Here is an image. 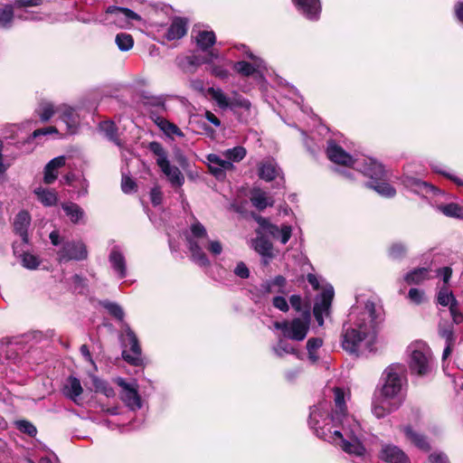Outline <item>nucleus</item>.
<instances>
[{"label":"nucleus","mask_w":463,"mask_h":463,"mask_svg":"<svg viewBox=\"0 0 463 463\" xmlns=\"http://www.w3.org/2000/svg\"><path fill=\"white\" fill-rule=\"evenodd\" d=\"M150 200L154 206H157L162 203L163 193L159 186H155L150 191Z\"/></svg>","instance_id":"obj_55"},{"label":"nucleus","mask_w":463,"mask_h":463,"mask_svg":"<svg viewBox=\"0 0 463 463\" xmlns=\"http://www.w3.org/2000/svg\"><path fill=\"white\" fill-rule=\"evenodd\" d=\"M247 155V150L241 146H237L222 152L224 160L230 161L232 164L241 162Z\"/></svg>","instance_id":"obj_40"},{"label":"nucleus","mask_w":463,"mask_h":463,"mask_svg":"<svg viewBox=\"0 0 463 463\" xmlns=\"http://www.w3.org/2000/svg\"><path fill=\"white\" fill-rule=\"evenodd\" d=\"M405 365L400 363L390 364L382 374L383 385L380 392L385 398H394L402 391Z\"/></svg>","instance_id":"obj_7"},{"label":"nucleus","mask_w":463,"mask_h":463,"mask_svg":"<svg viewBox=\"0 0 463 463\" xmlns=\"http://www.w3.org/2000/svg\"><path fill=\"white\" fill-rule=\"evenodd\" d=\"M323 345V340L320 337H311L307 342V349L308 352L309 359L315 363L317 361L318 356L316 352L318 348H320Z\"/></svg>","instance_id":"obj_46"},{"label":"nucleus","mask_w":463,"mask_h":463,"mask_svg":"<svg viewBox=\"0 0 463 463\" xmlns=\"http://www.w3.org/2000/svg\"><path fill=\"white\" fill-rule=\"evenodd\" d=\"M155 124L162 130L166 136L171 137L175 135L177 137H183L184 135L181 131V129L174 123H171L167 119L159 116H152L151 117Z\"/></svg>","instance_id":"obj_33"},{"label":"nucleus","mask_w":463,"mask_h":463,"mask_svg":"<svg viewBox=\"0 0 463 463\" xmlns=\"http://www.w3.org/2000/svg\"><path fill=\"white\" fill-rule=\"evenodd\" d=\"M259 223L267 233L279 240L282 244H286L291 237L292 228L290 225L284 224L279 228L263 218L259 219Z\"/></svg>","instance_id":"obj_17"},{"label":"nucleus","mask_w":463,"mask_h":463,"mask_svg":"<svg viewBox=\"0 0 463 463\" xmlns=\"http://www.w3.org/2000/svg\"><path fill=\"white\" fill-rule=\"evenodd\" d=\"M272 304L274 307L277 309L282 311V312H288L289 309V306L288 304L287 299L284 297L277 296L273 298Z\"/></svg>","instance_id":"obj_57"},{"label":"nucleus","mask_w":463,"mask_h":463,"mask_svg":"<svg viewBox=\"0 0 463 463\" xmlns=\"http://www.w3.org/2000/svg\"><path fill=\"white\" fill-rule=\"evenodd\" d=\"M194 38L197 47L202 51H207L216 42V37L213 31H201Z\"/></svg>","instance_id":"obj_37"},{"label":"nucleus","mask_w":463,"mask_h":463,"mask_svg":"<svg viewBox=\"0 0 463 463\" xmlns=\"http://www.w3.org/2000/svg\"><path fill=\"white\" fill-rule=\"evenodd\" d=\"M208 93L221 109H225L231 107V99L221 89L209 88Z\"/></svg>","instance_id":"obj_43"},{"label":"nucleus","mask_w":463,"mask_h":463,"mask_svg":"<svg viewBox=\"0 0 463 463\" xmlns=\"http://www.w3.org/2000/svg\"><path fill=\"white\" fill-rule=\"evenodd\" d=\"M453 269L449 266H443L435 270V277L438 279L435 288V301L437 305L448 307L453 323L460 325L463 323V312L459 308L451 285Z\"/></svg>","instance_id":"obj_5"},{"label":"nucleus","mask_w":463,"mask_h":463,"mask_svg":"<svg viewBox=\"0 0 463 463\" xmlns=\"http://www.w3.org/2000/svg\"><path fill=\"white\" fill-rule=\"evenodd\" d=\"M379 458L386 463H403L404 453L395 445L383 444L379 452Z\"/></svg>","instance_id":"obj_22"},{"label":"nucleus","mask_w":463,"mask_h":463,"mask_svg":"<svg viewBox=\"0 0 463 463\" xmlns=\"http://www.w3.org/2000/svg\"><path fill=\"white\" fill-rule=\"evenodd\" d=\"M14 18V10L12 5H6L0 11V25L7 28Z\"/></svg>","instance_id":"obj_48"},{"label":"nucleus","mask_w":463,"mask_h":463,"mask_svg":"<svg viewBox=\"0 0 463 463\" xmlns=\"http://www.w3.org/2000/svg\"><path fill=\"white\" fill-rule=\"evenodd\" d=\"M269 280L273 284L274 288L277 289L278 293L284 292L283 288L286 286V279L283 276L279 275Z\"/></svg>","instance_id":"obj_61"},{"label":"nucleus","mask_w":463,"mask_h":463,"mask_svg":"<svg viewBox=\"0 0 463 463\" xmlns=\"http://www.w3.org/2000/svg\"><path fill=\"white\" fill-rule=\"evenodd\" d=\"M234 274L241 279H248L250 277V270L243 262H239L234 269Z\"/></svg>","instance_id":"obj_60"},{"label":"nucleus","mask_w":463,"mask_h":463,"mask_svg":"<svg viewBox=\"0 0 463 463\" xmlns=\"http://www.w3.org/2000/svg\"><path fill=\"white\" fill-rule=\"evenodd\" d=\"M250 201L254 207L262 211L268 206L274 204V199L260 188L253 189L250 194Z\"/></svg>","instance_id":"obj_31"},{"label":"nucleus","mask_w":463,"mask_h":463,"mask_svg":"<svg viewBox=\"0 0 463 463\" xmlns=\"http://www.w3.org/2000/svg\"><path fill=\"white\" fill-rule=\"evenodd\" d=\"M122 328L123 333L120 335L123 347L122 356L128 364L136 366L139 365L142 363V356L138 339L127 323L122 324Z\"/></svg>","instance_id":"obj_11"},{"label":"nucleus","mask_w":463,"mask_h":463,"mask_svg":"<svg viewBox=\"0 0 463 463\" xmlns=\"http://www.w3.org/2000/svg\"><path fill=\"white\" fill-rule=\"evenodd\" d=\"M91 20H88L90 22ZM104 24H115L118 27L125 28L131 24L132 21H141L139 14L134 11L118 6H109L104 14L92 20Z\"/></svg>","instance_id":"obj_10"},{"label":"nucleus","mask_w":463,"mask_h":463,"mask_svg":"<svg viewBox=\"0 0 463 463\" xmlns=\"http://www.w3.org/2000/svg\"><path fill=\"white\" fill-rule=\"evenodd\" d=\"M202 246V249L206 248L211 254L218 256L222 252V245L219 241L207 240Z\"/></svg>","instance_id":"obj_52"},{"label":"nucleus","mask_w":463,"mask_h":463,"mask_svg":"<svg viewBox=\"0 0 463 463\" xmlns=\"http://www.w3.org/2000/svg\"><path fill=\"white\" fill-rule=\"evenodd\" d=\"M31 223V216L26 211L19 212L14 221V230L24 243L28 242V227Z\"/></svg>","instance_id":"obj_25"},{"label":"nucleus","mask_w":463,"mask_h":463,"mask_svg":"<svg viewBox=\"0 0 463 463\" xmlns=\"http://www.w3.org/2000/svg\"><path fill=\"white\" fill-rule=\"evenodd\" d=\"M15 427L21 432L27 434L30 437H35L37 434L36 427L30 421L25 420H16Z\"/></svg>","instance_id":"obj_47"},{"label":"nucleus","mask_w":463,"mask_h":463,"mask_svg":"<svg viewBox=\"0 0 463 463\" xmlns=\"http://www.w3.org/2000/svg\"><path fill=\"white\" fill-rule=\"evenodd\" d=\"M149 150L156 156V164L167 177L174 187H181L184 183V176L178 167L172 165L167 158V153L157 141H152L148 145Z\"/></svg>","instance_id":"obj_8"},{"label":"nucleus","mask_w":463,"mask_h":463,"mask_svg":"<svg viewBox=\"0 0 463 463\" xmlns=\"http://www.w3.org/2000/svg\"><path fill=\"white\" fill-rule=\"evenodd\" d=\"M326 155L330 161L345 166L352 165L354 169L361 172L370 178L367 187L373 189L377 194L384 197L394 196L395 189L385 181V171L382 164L372 157L362 156L354 159L335 141L327 143Z\"/></svg>","instance_id":"obj_3"},{"label":"nucleus","mask_w":463,"mask_h":463,"mask_svg":"<svg viewBox=\"0 0 463 463\" xmlns=\"http://www.w3.org/2000/svg\"><path fill=\"white\" fill-rule=\"evenodd\" d=\"M208 240L205 227L197 220L190 225V232L186 235L188 249L194 262L201 267H208L210 260L202 250V246Z\"/></svg>","instance_id":"obj_6"},{"label":"nucleus","mask_w":463,"mask_h":463,"mask_svg":"<svg viewBox=\"0 0 463 463\" xmlns=\"http://www.w3.org/2000/svg\"><path fill=\"white\" fill-rule=\"evenodd\" d=\"M279 171L280 169L274 160H267L260 164L259 176L267 182H270L279 175Z\"/></svg>","instance_id":"obj_32"},{"label":"nucleus","mask_w":463,"mask_h":463,"mask_svg":"<svg viewBox=\"0 0 463 463\" xmlns=\"http://www.w3.org/2000/svg\"><path fill=\"white\" fill-rule=\"evenodd\" d=\"M407 190L426 198L449 197L445 191L415 177L407 176Z\"/></svg>","instance_id":"obj_13"},{"label":"nucleus","mask_w":463,"mask_h":463,"mask_svg":"<svg viewBox=\"0 0 463 463\" xmlns=\"http://www.w3.org/2000/svg\"><path fill=\"white\" fill-rule=\"evenodd\" d=\"M88 257L86 245L80 241H65L57 250V260L60 263L71 260H83Z\"/></svg>","instance_id":"obj_12"},{"label":"nucleus","mask_w":463,"mask_h":463,"mask_svg":"<svg viewBox=\"0 0 463 463\" xmlns=\"http://www.w3.org/2000/svg\"><path fill=\"white\" fill-rule=\"evenodd\" d=\"M34 194L44 206H52L57 203V194L52 190L38 187L34 190Z\"/></svg>","instance_id":"obj_38"},{"label":"nucleus","mask_w":463,"mask_h":463,"mask_svg":"<svg viewBox=\"0 0 463 463\" xmlns=\"http://www.w3.org/2000/svg\"><path fill=\"white\" fill-rule=\"evenodd\" d=\"M334 298V288L329 286L317 297L313 313L319 326L324 324V317L328 316L331 303Z\"/></svg>","instance_id":"obj_15"},{"label":"nucleus","mask_w":463,"mask_h":463,"mask_svg":"<svg viewBox=\"0 0 463 463\" xmlns=\"http://www.w3.org/2000/svg\"><path fill=\"white\" fill-rule=\"evenodd\" d=\"M410 439L411 442L420 449L423 451H429L430 449V443L426 437L413 431L411 427L407 426V439Z\"/></svg>","instance_id":"obj_42"},{"label":"nucleus","mask_w":463,"mask_h":463,"mask_svg":"<svg viewBox=\"0 0 463 463\" xmlns=\"http://www.w3.org/2000/svg\"><path fill=\"white\" fill-rule=\"evenodd\" d=\"M436 209L447 217L463 220V206L458 203H437Z\"/></svg>","instance_id":"obj_34"},{"label":"nucleus","mask_w":463,"mask_h":463,"mask_svg":"<svg viewBox=\"0 0 463 463\" xmlns=\"http://www.w3.org/2000/svg\"><path fill=\"white\" fill-rule=\"evenodd\" d=\"M383 320V309L374 298H359L351 308L342 331V347L349 354L363 355L373 350L378 326Z\"/></svg>","instance_id":"obj_2"},{"label":"nucleus","mask_w":463,"mask_h":463,"mask_svg":"<svg viewBox=\"0 0 463 463\" xmlns=\"http://www.w3.org/2000/svg\"><path fill=\"white\" fill-rule=\"evenodd\" d=\"M210 173L217 179L222 180L226 177V172L234 169V165L224 160L216 154H209L206 156Z\"/></svg>","instance_id":"obj_16"},{"label":"nucleus","mask_w":463,"mask_h":463,"mask_svg":"<svg viewBox=\"0 0 463 463\" xmlns=\"http://www.w3.org/2000/svg\"><path fill=\"white\" fill-rule=\"evenodd\" d=\"M109 263L119 279L127 276L126 259L118 246H114L109 256Z\"/></svg>","instance_id":"obj_20"},{"label":"nucleus","mask_w":463,"mask_h":463,"mask_svg":"<svg viewBox=\"0 0 463 463\" xmlns=\"http://www.w3.org/2000/svg\"><path fill=\"white\" fill-rule=\"evenodd\" d=\"M334 400L335 409L332 414H329L331 405L326 401L311 409L310 428L317 437L335 443L345 452L358 457L364 455L362 428L354 418L346 414L345 392L341 388H334Z\"/></svg>","instance_id":"obj_1"},{"label":"nucleus","mask_w":463,"mask_h":463,"mask_svg":"<svg viewBox=\"0 0 463 463\" xmlns=\"http://www.w3.org/2000/svg\"><path fill=\"white\" fill-rule=\"evenodd\" d=\"M272 350L279 357H282L285 354H297L296 348L283 338L279 339L277 345L272 347Z\"/></svg>","instance_id":"obj_44"},{"label":"nucleus","mask_w":463,"mask_h":463,"mask_svg":"<svg viewBox=\"0 0 463 463\" xmlns=\"http://www.w3.org/2000/svg\"><path fill=\"white\" fill-rule=\"evenodd\" d=\"M117 383L121 387L120 396L124 403L131 410L137 411L141 408V399L135 383H127L124 379L118 378Z\"/></svg>","instance_id":"obj_14"},{"label":"nucleus","mask_w":463,"mask_h":463,"mask_svg":"<svg viewBox=\"0 0 463 463\" xmlns=\"http://www.w3.org/2000/svg\"><path fill=\"white\" fill-rule=\"evenodd\" d=\"M65 165L64 156H57L52 159L44 168L43 181L47 184H52L58 175V169Z\"/></svg>","instance_id":"obj_27"},{"label":"nucleus","mask_w":463,"mask_h":463,"mask_svg":"<svg viewBox=\"0 0 463 463\" xmlns=\"http://www.w3.org/2000/svg\"><path fill=\"white\" fill-rule=\"evenodd\" d=\"M136 183L128 176L123 175L121 181V189L125 194H130L136 189Z\"/></svg>","instance_id":"obj_56"},{"label":"nucleus","mask_w":463,"mask_h":463,"mask_svg":"<svg viewBox=\"0 0 463 463\" xmlns=\"http://www.w3.org/2000/svg\"><path fill=\"white\" fill-rule=\"evenodd\" d=\"M408 297L414 304L419 305L425 300V292L422 289L411 288Z\"/></svg>","instance_id":"obj_53"},{"label":"nucleus","mask_w":463,"mask_h":463,"mask_svg":"<svg viewBox=\"0 0 463 463\" xmlns=\"http://www.w3.org/2000/svg\"><path fill=\"white\" fill-rule=\"evenodd\" d=\"M212 59L192 54L186 56H180L176 59L178 67L185 73L193 74L196 71L197 68L202 64L207 63Z\"/></svg>","instance_id":"obj_19"},{"label":"nucleus","mask_w":463,"mask_h":463,"mask_svg":"<svg viewBox=\"0 0 463 463\" xmlns=\"http://www.w3.org/2000/svg\"><path fill=\"white\" fill-rule=\"evenodd\" d=\"M187 32V23L184 19L175 18L166 33V38L169 41L181 39Z\"/></svg>","instance_id":"obj_30"},{"label":"nucleus","mask_w":463,"mask_h":463,"mask_svg":"<svg viewBox=\"0 0 463 463\" xmlns=\"http://www.w3.org/2000/svg\"><path fill=\"white\" fill-rule=\"evenodd\" d=\"M431 170L439 175H443L447 179L452 181L458 186H463V180L457 176L449 168L439 162L430 164Z\"/></svg>","instance_id":"obj_36"},{"label":"nucleus","mask_w":463,"mask_h":463,"mask_svg":"<svg viewBox=\"0 0 463 463\" xmlns=\"http://www.w3.org/2000/svg\"><path fill=\"white\" fill-rule=\"evenodd\" d=\"M115 43L121 52H128L133 48V37L127 33H120L116 35Z\"/></svg>","instance_id":"obj_45"},{"label":"nucleus","mask_w":463,"mask_h":463,"mask_svg":"<svg viewBox=\"0 0 463 463\" xmlns=\"http://www.w3.org/2000/svg\"><path fill=\"white\" fill-rule=\"evenodd\" d=\"M57 129L54 127H47L43 128L36 129L33 132L32 138L38 137L40 136H44L52 133H56Z\"/></svg>","instance_id":"obj_63"},{"label":"nucleus","mask_w":463,"mask_h":463,"mask_svg":"<svg viewBox=\"0 0 463 463\" xmlns=\"http://www.w3.org/2000/svg\"><path fill=\"white\" fill-rule=\"evenodd\" d=\"M61 208L72 223L78 224L85 222V212L79 204L72 202L64 203L61 204Z\"/></svg>","instance_id":"obj_29"},{"label":"nucleus","mask_w":463,"mask_h":463,"mask_svg":"<svg viewBox=\"0 0 463 463\" xmlns=\"http://www.w3.org/2000/svg\"><path fill=\"white\" fill-rule=\"evenodd\" d=\"M404 247L402 243H394L389 249V257L392 260H401L403 256Z\"/></svg>","instance_id":"obj_54"},{"label":"nucleus","mask_w":463,"mask_h":463,"mask_svg":"<svg viewBox=\"0 0 463 463\" xmlns=\"http://www.w3.org/2000/svg\"><path fill=\"white\" fill-rule=\"evenodd\" d=\"M22 262L23 266L29 269H34L40 264V261L36 256L27 252L22 255Z\"/></svg>","instance_id":"obj_50"},{"label":"nucleus","mask_w":463,"mask_h":463,"mask_svg":"<svg viewBox=\"0 0 463 463\" xmlns=\"http://www.w3.org/2000/svg\"><path fill=\"white\" fill-rule=\"evenodd\" d=\"M430 268H418L407 272V283L420 284L430 278Z\"/></svg>","instance_id":"obj_41"},{"label":"nucleus","mask_w":463,"mask_h":463,"mask_svg":"<svg viewBox=\"0 0 463 463\" xmlns=\"http://www.w3.org/2000/svg\"><path fill=\"white\" fill-rule=\"evenodd\" d=\"M248 57L253 61V64L241 61L235 62L233 65L234 70L243 76L252 75L256 71L265 69L264 61L253 55V53H247Z\"/></svg>","instance_id":"obj_21"},{"label":"nucleus","mask_w":463,"mask_h":463,"mask_svg":"<svg viewBox=\"0 0 463 463\" xmlns=\"http://www.w3.org/2000/svg\"><path fill=\"white\" fill-rule=\"evenodd\" d=\"M310 313L305 311L301 317H295L290 321L275 322L274 327L279 329L285 338L294 341H303L309 330Z\"/></svg>","instance_id":"obj_9"},{"label":"nucleus","mask_w":463,"mask_h":463,"mask_svg":"<svg viewBox=\"0 0 463 463\" xmlns=\"http://www.w3.org/2000/svg\"><path fill=\"white\" fill-rule=\"evenodd\" d=\"M410 351L407 365L411 384L423 386L430 383L437 373L438 364L430 346L417 340L408 347Z\"/></svg>","instance_id":"obj_4"},{"label":"nucleus","mask_w":463,"mask_h":463,"mask_svg":"<svg viewBox=\"0 0 463 463\" xmlns=\"http://www.w3.org/2000/svg\"><path fill=\"white\" fill-rule=\"evenodd\" d=\"M95 387L99 392H101L107 397L114 395L113 389L104 382L95 381Z\"/></svg>","instance_id":"obj_59"},{"label":"nucleus","mask_w":463,"mask_h":463,"mask_svg":"<svg viewBox=\"0 0 463 463\" xmlns=\"http://www.w3.org/2000/svg\"><path fill=\"white\" fill-rule=\"evenodd\" d=\"M455 323L440 321L439 323V335L445 339L446 347L444 348L442 358L446 359L451 353V347L455 343L454 328Z\"/></svg>","instance_id":"obj_23"},{"label":"nucleus","mask_w":463,"mask_h":463,"mask_svg":"<svg viewBox=\"0 0 463 463\" xmlns=\"http://www.w3.org/2000/svg\"><path fill=\"white\" fill-rule=\"evenodd\" d=\"M104 307L109 312L110 315L115 317L117 319L121 321L123 324L125 323L123 321L124 319V311L120 306H118L116 303L112 302H106L104 303Z\"/></svg>","instance_id":"obj_49"},{"label":"nucleus","mask_w":463,"mask_h":463,"mask_svg":"<svg viewBox=\"0 0 463 463\" xmlns=\"http://www.w3.org/2000/svg\"><path fill=\"white\" fill-rule=\"evenodd\" d=\"M254 250L263 257L272 258V244L263 236H259L252 241Z\"/></svg>","instance_id":"obj_39"},{"label":"nucleus","mask_w":463,"mask_h":463,"mask_svg":"<svg viewBox=\"0 0 463 463\" xmlns=\"http://www.w3.org/2000/svg\"><path fill=\"white\" fill-rule=\"evenodd\" d=\"M57 114L66 125L68 133H75L78 126V115L75 110L69 106L61 105L57 107Z\"/></svg>","instance_id":"obj_24"},{"label":"nucleus","mask_w":463,"mask_h":463,"mask_svg":"<svg viewBox=\"0 0 463 463\" xmlns=\"http://www.w3.org/2000/svg\"><path fill=\"white\" fill-rule=\"evenodd\" d=\"M297 9L308 20H317L321 12L319 0H292Z\"/></svg>","instance_id":"obj_18"},{"label":"nucleus","mask_w":463,"mask_h":463,"mask_svg":"<svg viewBox=\"0 0 463 463\" xmlns=\"http://www.w3.org/2000/svg\"><path fill=\"white\" fill-rule=\"evenodd\" d=\"M391 399L385 398L381 392H379V395L377 393L374 395L372 411L377 418H383L393 410Z\"/></svg>","instance_id":"obj_26"},{"label":"nucleus","mask_w":463,"mask_h":463,"mask_svg":"<svg viewBox=\"0 0 463 463\" xmlns=\"http://www.w3.org/2000/svg\"><path fill=\"white\" fill-rule=\"evenodd\" d=\"M83 389L81 387L80 382L78 378L70 376L62 389L63 394L72 400L74 402H77L78 399L82 394Z\"/></svg>","instance_id":"obj_28"},{"label":"nucleus","mask_w":463,"mask_h":463,"mask_svg":"<svg viewBox=\"0 0 463 463\" xmlns=\"http://www.w3.org/2000/svg\"><path fill=\"white\" fill-rule=\"evenodd\" d=\"M54 114H57V108L54 109L52 103L42 104L40 117L43 121L49 120Z\"/></svg>","instance_id":"obj_51"},{"label":"nucleus","mask_w":463,"mask_h":463,"mask_svg":"<svg viewBox=\"0 0 463 463\" xmlns=\"http://www.w3.org/2000/svg\"><path fill=\"white\" fill-rule=\"evenodd\" d=\"M429 463H450L448 456L441 451H435L429 456Z\"/></svg>","instance_id":"obj_58"},{"label":"nucleus","mask_w":463,"mask_h":463,"mask_svg":"<svg viewBox=\"0 0 463 463\" xmlns=\"http://www.w3.org/2000/svg\"><path fill=\"white\" fill-rule=\"evenodd\" d=\"M99 130L105 134V136L113 142L116 146L122 148L125 146V143L118 137L117 128L112 121H104L99 124Z\"/></svg>","instance_id":"obj_35"},{"label":"nucleus","mask_w":463,"mask_h":463,"mask_svg":"<svg viewBox=\"0 0 463 463\" xmlns=\"http://www.w3.org/2000/svg\"><path fill=\"white\" fill-rule=\"evenodd\" d=\"M291 307L298 312L301 310L302 298L299 295H292L289 298Z\"/></svg>","instance_id":"obj_64"},{"label":"nucleus","mask_w":463,"mask_h":463,"mask_svg":"<svg viewBox=\"0 0 463 463\" xmlns=\"http://www.w3.org/2000/svg\"><path fill=\"white\" fill-rule=\"evenodd\" d=\"M240 107L249 109L250 107V103L248 99H245L241 97H234L232 99H231V107Z\"/></svg>","instance_id":"obj_62"}]
</instances>
